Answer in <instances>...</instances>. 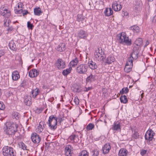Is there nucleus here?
<instances>
[{
    "instance_id": "1",
    "label": "nucleus",
    "mask_w": 156,
    "mask_h": 156,
    "mask_svg": "<svg viewBox=\"0 0 156 156\" xmlns=\"http://www.w3.org/2000/svg\"><path fill=\"white\" fill-rule=\"evenodd\" d=\"M18 127L17 125L14 123L6 126L4 128V132L9 137H12L17 132Z\"/></svg>"
},
{
    "instance_id": "2",
    "label": "nucleus",
    "mask_w": 156,
    "mask_h": 156,
    "mask_svg": "<svg viewBox=\"0 0 156 156\" xmlns=\"http://www.w3.org/2000/svg\"><path fill=\"white\" fill-rule=\"evenodd\" d=\"M117 39L120 43H124L129 45H131L132 43L131 40H129L128 37H126L125 32L119 34L117 35Z\"/></svg>"
},
{
    "instance_id": "3",
    "label": "nucleus",
    "mask_w": 156,
    "mask_h": 156,
    "mask_svg": "<svg viewBox=\"0 0 156 156\" xmlns=\"http://www.w3.org/2000/svg\"><path fill=\"white\" fill-rule=\"evenodd\" d=\"M2 150L3 154L5 156H16L14 150L10 147L5 146Z\"/></svg>"
},
{
    "instance_id": "4",
    "label": "nucleus",
    "mask_w": 156,
    "mask_h": 156,
    "mask_svg": "<svg viewBox=\"0 0 156 156\" xmlns=\"http://www.w3.org/2000/svg\"><path fill=\"white\" fill-rule=\"evenodd\" d=\"M104 50V49H96L94 53V55L98 61H103L105 57Z\"/></svg>"
},
{
    "instance_id": "5",
    "label": "nucleus",
    "mask_w": 156,
    "mask_h": 156,
    "mask_svg": "<svg viewBox=\"0 0 156 156\" xmlns=\"http://www.w3.org/2000/svg\"><path fill=\"white\" fill-rule=\"evenodd\" d=\"M57 118L54 115L49 116V127L51 129H54L57 128Z\"/></svg>"
},
{
    "instance_id": "6",
    "label": "nucleus",
    "mask_w": 156,
    "mask_h": 156,
    "mask_svg": "<svg viewBox=\"0 0 156 156\" xmlns=\"http://www.w3.org/2000/svg\"><path fill=\"white\" fill-rule=\"evenodd\" d=\"M0 14L5 17L6 18H8L11 15V13L8 8L2 5L0 8Z\"/></svg>"
},
{
    "instance_id": "7",
    "label": "nucleus",
    "mask_w": 156,
    "mask_h": 156,
    "mask_svg": "<svg viewBox=\"0 0 156 156\" xmlns=\"http://www.w3.org/2000/svg\"><path fill=\"white\" fill-rule=\"evenodd\" d=\"M88 67L85 64H81L76 68L77 72L80 74H85L87 71Z\"/></svg>"
},
{
    "instance_id": "8",
    "label": "nucleus",
    "mask_w": 156,
    "mask_h": 156,
    "mask_svg": "<svg viewBox=\"0 0 156 156\" xmlns=\"http://www.w3.org/2000/svg\"><path fill=\"white\" fill-rule=\"evenodd\" d=\"M138 49H134L132 53L130 55V56L128 60L130 61L129 63L130 64H131L133 62V60L136 59L138 56L139 54Z\"/></svg>"
},
{
    "instance_id": "9",
    "label": "nucleus",
    "mask_w": 156,
    "mask_h": 156,
    "mask_svg": "<svg viewBox=\"0 0 156 156\" xmlns=\"http://www.w3.org/2000/svg\"><path fill=\"white\" fill-rule=\"evenodd\" d=\"M155 135V133L151 129L148 130L146 133L145 135V138L146 140L149 141L152 140L153 136Z\"/></svg>"
},
{
    "instance_id": "10",
    "label": "nucleus",
    "mask_w": 156,
    "mask_h": 156,
    "mask_svg": "<svg viewBox=\"0 0 156 156\" xmlns=\"http://www.w3.org/2000/svg\"><path fill=\"white\" fill-rule=\"evenodd\" d=\"M56 67L59 69H63L66 67V63L62 59H58L55 63Z\"/></svg>"
},
{
    "instance_id": "11",
    "label": "nucleus",
    "mask_w": 156,
    "mask_h": 156,
    "mask_svg": "<svg viewBox=\"0 0 156 156\" xmlns=\"http://www.w3.org/2000/svg\"><path fill=\"white\" fill-rule=\"evenodd\" d=\"M112 7L113 9L115 11H120L122 8V6L119 1L114 2L112 4Z\"/></svg>"
},
{
    "instance_id": "12",
    "label": "nucleus",
    "mask_w": 156,
    "mask_h": 156,
    "mask_svg": "<svg viewBox=\"0 0 156 156\" xmlns=\"http://www.w3.org/2000/svg\"><path fill=\"white\" fill-rule=\"evenodd\" d=\"M31 138L32 142L35 144L39 143L41 140V138L36 133H33L32 134Z\"/></svg>"
},
{
    "instance_id": "13",
    "label": "nucleus",
    "mask_w": 156,
    "mask_h": 156,
    "mask_svg": "<svg viewBox=\"0 0 156 156\" xmlns=\"http://www.w3.org/2000/svg\"><path fill=\"white\" fill-rule=\"evenodd\" d=\"M23 5L21 3H19L17 4L16 7L15 8V13L16 14H21L22 13V10L23 9Z\"/></svg>"
},
{
    "instance_id": "14",
    "label": "nucleus",
    "mask_w": 156,
    "mask_h": 156,
    "mask_svg": "<svg viewBox=\"0 0 156 156\" xmlns=\"http://www.w3.org/2000/svg\"><path fill=\"white\" fill-rule=\"evenodd\" d=\"M87 36L88 34L84 30H81L78 31V37L80 38L85 39L87 37Z\"/></svg>"
},
{
    "instance_id": "15",
    "label": "nucleus",
    "mask_w": 156,
    "mask_h": 156,
    "mask_svg": "<svg viewBox=\"0 0 156 156\" xmlns=\"http://www.w3.org/2000/svg\"><path fill=\"white\" fill-rule=\"evenodd\" d=\"M39 74V72L36 69H33L29 72V75L30 77L37 76Z\"/></svg>"
},
{
    "instance_id": "16",
    "label": "nucleus",
    "mask_w": 156,
    "mask_h": 156,
    "mask_svg": "<svg viewBox=\"0 0 156 156\" xmlns=\"http://www.w3.org/2000/svg\"><path fill=\"white\" fill-rule=\"evenodd\" d=\"M115 60V58L113 56H109L106 58L105 61V65L112 64V63L114 62Z\"/></svg>"
},
{
    "instance_id": "17",
    "label": "nucleus",
    "mask_w": 156,
    "mask_h": 156,
    "mask_svg": "<svg viewBox=\"0 0 156 156\" xmlns=\"http://www.w3.org/2000/svg\"><path fill=\"white\" fill-rule=\"evenodd\" d=\"M111 149V146L109 144H105L103 147L102 151L104 154L108 153Z\"/></svg>"
},
{
    "instance_id": "18",
    "label": "nucleus",
    "mask_w": 156,
    "mask_h": 156,
    "mask_svg": "<svg viewBox=\"0 0 156 156\" xmlns=\"http://www.w3.org/2000/svg\"><path fill=\"white\" fill-rule=\"evenodd\" d=\"M88 66L90 69L93 70L96 69L98 67L96 63L92 60H90L88 62Z\"/></svg>"
},
{
    "instance_id": "19",
    "label": "nucleus",
    "mask_w": 156,
    "mask_h": 156,
    "mask_svg": "<svg viewBox=\"0 0 156 156\" xmlns=\"http://www.w3.org/2000/svg\"><path fill=\"white\" fill-rule=\"evenodd\" d=\"M129 61H128L126 62L125 67L124 68L125 71L126 73H129L131 71V66L133 65V63L131 64H130L129 63ZM130 62V61H129Z\"/></svg>"
},
{
    "instance_id": "20",
    "label": "nucleus",
    "mask_w": 156,
    "mask_h": 156,
    "mask_svg": "<svg viewBox=\"0 0 156 156\" xmlns=\"http://www.w3.org/2000/svg\"><path fill=\"white\" fill-rule=\"evenodd\" d=\"M44 127V125L43 122H40L37 127L36 129V131L38 133H40L41 132Z\"/></svg>"
},
{
    "instance_id": "21",
    "label": "nucleus",
    "mask_w": 156,
    "mask_h": 156,
    "mask_svg": "<svg viewBox=\"0 0 156 156\" xmlns=\"http://www.w3.org/2000/svg\"><path fill=\"white\" fill-rule=\"evenodd\" d=\"M40 93V91L38 88L33 89L31 94V96L34 98H36L37 96Z\"/></svg>"
},
{
    "instance_id": "22",
    "label": "nucleus",
    "mask_w": 156,
    "mask_h": 156,
    "mask_svg": "<svg viewBox=\"0 0 156 156\" xmlns=\"http://www.w3.org/2000/svg\"><path fill=\"white\" fill-rule=\"evenodd\" d=\"M113 13V11L111 8H106L104 12V13L106 16H109L112 15Z\"/></svg>"
},
{
    "instance_id": "23",
    "label": "nucleus",
    "mask_w": 156,
    "mask_h": 156,
    "mask_svg": "<svg viewBox=\"0 0 156 156\" xmlns=\"http://www.w3.org/2000/svg\"><path fill=\"white\" fill-rule=\"evenodd\" d=\"M34 15L37 16H40L42 13L41 9L38 7H36L34 9Z\"/></svg>"
},
{
    "instance_id": "24",
    "label": "nucleus",
    "mask_w": 156,
    "mask_h": 156,
    "mask_svg": "<svg viewBox=\"0 0 156 156\" xmlns=\"http://www.w3.org/2000/svg\"><path fill=\"white\" fill-rule=\"evenodd\" d=\"M128 151L127 150L124 148H122L119 151V156H126Z\"/></svg>"
},
{
    "instance_id": "25",
    "label": "nucleus",
    "mask_w": 156,
    "mask_h": 156,
    "mask_svg": "<svg viewBox=\"0 0 156 156\" xmlns=\"http://www.w3.org/2000/svg\"><path fill=\"white\" fill-rule=\"evenodd\" d=\"M143 44V41L142 39L139 38H138L134 42V45L137 46V48H139Z\"/></svg>"
},
{
    "instance_id": "26",
    "label": "nucleus",
    "mask_w": 156,
    "mask_h": 156,
    "mask_svg": "<svg viewBox=\"0 0 156 156\" xmlns=\"http://www.w3.org/2000/svg\"><path fill=\"white\" fill-rule=\"evenodd\" d=\"M31 97L30 96H26L25 97L24 102L26 105L27 106H30L31 104Z\"/></svg>"
},
{
    "instance_id": "27",
    "label": "nucleus",
    "mask_w": 156,
    "mask_h": 156,
    "mask_svg": "<svg viewBox=\"0 0 156 156\" xmlns=\"http://www.w3.org/2000/svg\"><path fill=\"white\" fill-rule=\"evenodd\" d=\"M12 78L14 80H17L20 78V75L18 72L17 71L13 72L12 74Z\"/></svg>"
},
{
    "instance_id": "28",
    "label": "nucleus",
    "mask_w": 156,
    "mask_h": 156,
    "mask_svg": "<svg viewBox=\"0 0 156 156\" xmlns=\"http://www.w3.org/2000/svg\"><path fill=\"white\" fill-rule=\"evenodd\" d=\"M130 29L134 33H138L140 31V28L139 27L136 25L131 26L130 27Z\"/></svg>"
},
{
    "instance_id": "29",
    "label": "nucleus",
    "mask_w": 156,
    "mask_h": 156,
    "mask_svg": "<svg viewBox=\"0 0 156 156\" xmlns=\"http://www.w3.org/2000/svg\"><path fill=\"white\" fill-rule=\"evenodd\" d=\"M95 76L94 75L91 74L86 79L87 83H91L95 80Z\"/></svg>"
},
{
    "instance_id": "30",
    "label": "nucleus",
    "mask_w": 156,
    "mask_h": 156,
    "mask_svg": "<svg viewBox=\"0 0 156 156\" xmlns=\"http://www.w3.org/2000/svg\"><path fill=\"white\" fill-rule=\"evenodd\" d=\"M142 5V3L141 1H136L135 4V8L137 10H139L141 7Z\"/></svg>"
},
{
    "instance_id": "31",
    "label": "nucleus",
    "mask_w": 156,
    "mask_h": 156,
    "mask_svg": "<svg viewBox=\"0 0 156 156\" xmlns=\"http://www.w3.org/2000/svg\"><path fill=\"white\" fill-rule=\"evenodd\" d=\"M70 146H68V147L66 146L65 147V155L66 156H71L72 151L70 149Z\"/></svg>"
},
{
    "instance_id": "32",
    "label": "nucleus",
    "mask_w": 156,
    "mask_h": 156,
    "mask_svg": "<svg viewBox=\"0 0 156 156\" xmlns=\"http://www.w3.org/2000/svg\"><path fill=\"white\" fill-rule=\"evenodd\" d=\"M78 63V60L77 58H76L71 61L69 65H70V67H75L77 65Z\"/></svg>"
},
{
    "instance_id": "33",
    "label": "nucleus",
    "mask_w": 156,
    "mask_h": 156,
    "mask_svg": "<svg viewBox=\"0 0 156 156\" xmlns=\"http://www.w3.org/2000/svg\"><path fill=\"white\" fill-rule=\"evenodd\" d=\"M112 129L115 130L120 129V126L119 123L118 122H114Z\"/></svg>"
},
{
    "instance_id": "34",
    "label": "nucleus",
    "mask_w": 156,
    "mask_h": 156,
    "mask_svg": "<svg viewBox=\"0 0 156 156\" xmlns=\"http://www.w3.org/2000/svg\"><path fill=\"white\" fill-rule=\"evenodd\" d=\"M69 139L71 140L75 141L76 142H77L79 140L78 136L75 134H72L70 136Z\"/></svg>"
},
{
    "instance_id": "35",
    "label": "nucleus",
    "mask_w": 156,
    "mask_h": 156,
    "mask_svg": "<svg viewBox=\"0 0 156 156\" xmlns=\"http://www.w3.org/2000/svg\"><path fill=\"white\" fill-rule=\"evenodd\" d=\"M72 70V68L71 67H70L68 69H66L63 70L62 74L64 76H67L70 73Z\"/></svg>"
},
{
    "instance_id": "36",
    "label": "nucleus",
    "mask_w": 156,
    "mask_h": 156,
    "mask_svg": "<svg viewBox=\"0 0 156 156\" xmlns=\"http://www.w3.org/2000/svg\"><path fill=\"white\" fill-rule=\"evenodd\" d=\"M11 23V20L8 18H6L4 20V25L5 27H7L9 26Z\"/></svg>"
},
{
    "instance_id": "37",
    "label": "nucleus",
    "mask_w": 156,
    "mask_h": 156,
    "mask_svg": "<svg viewBox=\"0 0 156 156\" xmlns=\"http://www.w3.org/2000/svg\"><path fill=\"white\" fill-rule=\"evenodd\" d=\"M121 102L123 103H126L128 101L126 96L125 95L122 96L120 98Z\"/></svg>"
},
{
    "instance_id": "38",
    "label": "nucleus",
    "mask_w": 156,
    "mask_h": 156,
    "mask_svg": "<svg viewBox=\"0 0 156 156\" xmlns=\"http://www.w3.org/2000/svg\"><path fill=\"white\" fill-rule=\"evenodd\" d=\"M9 47L10 49H15L16 45L13 41H11L9 44Z\"/></svg>"
},
{
    "instance_id": "39",
    "label": "nucleus",
    "mask_w": 156,
    "mask_h": 156,
    "mask_svg": "<svg viewBox=\"0 0 156 156\" xmlns=\"http://www.w3.org/2000/svg\"><path fill=\"white\" fill-rule=\"evenodd\" d=\"M94 126L91 123H89L86 126V129L87 130H90L94 128Z\"/></svg>"
},
{
    "instance_id": "40",
    "label": "nucleus",
    "mask_w": 156,
    "mask_h": 156,
    "mask_svg": "<svg viewBox=\"0 0 156 156\" xmlns=\"http://www.w3.org/2000/svg\"><path fill=\"white\" fill-rule=\"evenodd\" d=\"M88 153L86 150H83L79 153V156H88Z\"/></svg>"
},
{
    "instance_id": "41",
    "label": "nucleus",
    "mask_w": 156,
    "mask_h": 156,
    "mask_svg": "<svg viewBox=\"0 0 156 156\" xmlns=\"http://www.w3.org/2000/svg\"><path fill=\"white\" fill-rule=\"evenodd\" d=\"M19 117V114L17 112H14L12 114V117L13 119H17Z\"/></svg>"
},
{
    "instance_id": "42",
    "label": "nucleus",
    "mask_w": 156,
    "mask_h": 156,
    "mask_svg": "<svg viewBox=\"0 0 156 156\" xmlns=\"http://www.w3.org/2000/svg\"><path fill=\"white\" fill-rule=\"evenodd\" d=\"M43 108L41 107L38 108L37 107L35 108V112L37 114H39L43 110Z\"/></svg>"
},
{
    "instance_id": "43",
    "label": "nucleus",
    "mask_w": 156,
    "mask_h": 156,
    "mask_svg": "<svg viewBox=\"0 0 156 156\" xmlns=\"http://www.w3.org/2000/svg\"><path fill=\"white\" fill-rule=\"evenodd\" d=\"M129 90L128 87H126L125 89L124 88H122L121 90L120 91V93L121 94H123L124 93L126 94L129 91Z\"/></svg>"
},
{
    "instance_id": "44",
    "label": "nucleus",
    "mask_w": 156,
    "mask_h": 156,
    "mask_svg": "<svg viewBox=\"0 0 156 156\" xmlns=\"http://www.w3.org/2000/svg\"><path fill=\"white\" fill-rule=\"evenodd\" d=\"M20 147L23 150H27V146L23 142H21L20 144Z\"/></svg>"
},
{
    "instance_id": "45",
    "label": "nucleus",
    "mask_w": 156,
    "mask_h": 156,
    "mask_svg": "<svg viewBox=\"0 0 156 156\" xmlns=\"http://www.w3.org/2000/svg\"><path fill=\"white\" fill-rule=\"evenodd\" d=\"M83 20V17L81 15L79 14L77 15V20L79 22L82 21Z\"/></svg>"
},
{
    "instance_id": "46",
    "label": "nucleus",
    "mask_w": 156,
    "mask_h": 156,
    "mask_svg": "<svg viewBox=\"0 0 156 156\" xmlns=\"http://www.w3.org/2000/svg\"><path fill=\"white\" fill-rule=\"evenodd\" d=\"M93 153V156H98L99 154V151L97 149H94Z\"/></svg>"
},
{
    "instance_id": "47",
    "label": "nucleus",
    "mask_w": 156,
    "mask_h": 156,
    "mask_svg": "<svg viewBox=\"0 0 156 156\" xmlns=\"http://www.w3.org/2000/svg\"><path fill=\"white\" fill-rule=\"evenodd\" d=\"M7 30L8 31V32H11L13 30L14 28L12 27V26H9L7 27Z\"/></svg>"
},
{
    "instance_id": "48",
    "label": "nucleus",
    "mask_w": 156,
    "mask_h": 156,
    "mask_svg": "<svg viewBox=\"0 0 156 156\" xmlns=\"http://www.w3.org/2000/svg\"><path fill=\"white\" fill-rule=\"evenodd\" d=\"M5 108V105H4L3 102L0 101V109L4 110Z\"/></svg>"
},
{
    "instance_id": "49",
    "label": "nucleus",
    "mask_w": 156,
    "mask_h": 156,
    "mask_svg": "<svg viewBox=\"0 0 156 156\" xmlns=\"http://www.w3.org/2000/svg\"><path fill=\"white\" fill-rule=\"evenodd\" d=\"M139 136V134L138 133L136 132H134L132 136H133V137L134 138L136 139Z\"/></svg>"
},
{
    "instance_id": "50",
    "label": "nucleus",
    "mask_w": 156,
    "mask_h": 156,
    "mask_svg": "<svg viewBox=\"0 0 156 156\" xmlns=\"http://www.w3.org/2000/svg\"><path fill=\"white\" fill-rule=\"evenodd\" d=\"M27 26L29 28H30L31 29H32L33 27L32 24L30 22H27Z\"/></svg>"
},
{
    "instance_id": "51",
    "label": "nucleus",
    "mask_w": 156,
    "mask_h": 156,
    "mask_svg": "<svg viewBox=\"0 0 156 156\" xmlns=\"http://www.w3.org/2000/svg\"><path fill=\"white\" fill-rule=\"evenodd\" d=\"M122 14H123L124 17H125L126 18H127L128 17L129 13L127 12H124L123 11L122 12Z\"/></svg>"
},
{
    "instance_id": "52",
    "label": "nucleus",
    "mask_w": 156,
    "mask_h": 156,
    "mask_svg": "<svg viewBox=\"0 0 156 156\" xmlns=\"http://www.w3.org/2000/svg\"><path fill=\"white\" fill-rule=\"evenodd\" d=\"M147 152V150H142L140 151V154L142 156H144L146 154Z\"/></svg>"
},
{
    "instance_id": "53",
    "label": "nucleus",
    "mask_w": 156,
    "mask_h": 156,
    "mask_svg": "<svg viewBox=\"0 0 156 156\" xmlns=\"http://www.w3.org/2000/svg\"><path fill=\"white\" fill-rule=\"evenodd\" d=\"M22 13L23 16H24L25 15H26L28 13V12L27 10H23V9L22 11Z\"/></svg>"
},
{
    "instance_id": "54",
    "label": "nucleus",
    "mask_w": 156,
    "mask_h": 156,
    "mask_svg": "<svg viewBox=\"0 0 156 156\" xmlns=\"http://www.w3.org/2000/svg\"><path fill=\"white\" fill-rule=\"evenodd\" d=\"M65 46V44L64 43H62L60 44L59 48H61V49L64 48Z\"/></svg>"
},
{
    "instance_id": "55",
    "label": "nucleus",
    "mask_w": 156,
    "mask_h": 156,
    "mask_svg": "<svg viewBox=\"0 0 156 156\" xmlns=\"http://www.w3.org/2000/svg\"><path fill=\"white\" fill-rule=\"evenodd\" d=\"M85 90H84V91L85 92H87L88 91L90 90L92 88V87H85Z\"/></svg>"
},
{
    "instance_id": "56",
    "label": "nucleus",
    "mask_w": 156,
    "mask_h": 156,
    "mask_svg": "<svg viewBox=\"0 0 156 156\" xmlns=\"http://www.w3.org/2000/svg\"><path fill=\"white\" fill-rule=\"evenodd\" d=\"M74 101L75 102L76 105H78L79 104V99L77 98H75L74 100Z\"/></svg>"
},
{
    "instance_id": "57",
    "label": "nucleus",
    "mask_w": 156,
    "mask_h": 156,
    "mask_svg": "<svg viewBox=\"0 0 156 156\" xmlns=\"http://www.w3.org/2000/svg\"><path fill=\"white\" fill-rule=\"evenodd\" d=\"M45 144L46 145V146H45V150L46 151L48 150L49 147V146L48 145V143H45Z\"/></svg>"
},
{
    "instance_id": "58",
    "label": "nucleus",
    "mask_w": 156,
    "mask_h": 156,
    "mask_svg": "<svg viewBox=\"0 0 156 156\" xmlns=\"http://www.w3.org/2000/svg\"><path fill=\"white\" fill-rule=\"evenodd\" d=\"M26 84V81L25 80H24L22 83H21L22 86H25V85Z\"/></svg>"
},
{
    "instance_id": "59",
    "label": "nucleus",
    "mask_w": 156,
    "mask_h": 156,
    "mask_svg": "<svg viewBox=\"0 0 156 156\" xmlns=\"http://www.w3.org/2000/svg\"><path fill=\"white\" fill-rule=\"evenodd\" d=\"M149 44V41H146L145 44L144 45V48H145L146 46H147V45H148Z\"/></svg>"
},
{
    "instance_id": "60",
    "label": "nucleus",
    "mask_w": 156,
    "mask_h": 156,
    "mask_svg": "<svg viewBox=\"0 0 156 156\" xmlns=\"http://www.w3.org/2000/svg\"><path fill=\"white\" fill-rule=\"evenodd\" d=\"M99 122H102V121L101 120H97V121H96V126H97V127H98V123Z\"/></svg>"
},
{
    "instance_id": "61",
    "label": "nucleus",
    "mask_w": 156,
    "mask_h": 156,
    "mask_svg": "<svg viewBox=\"0 0 156 156\" xmlns=\"http://www.w3.org/2000/svg\"><path fill=\"white\" fill-rule=\"evenodd\" d=\"M2 53H3V55L4 53V52L2 50H0V54H1V53L2 54Z\"/></svg>"
},
{
    "instance_id": "62",
    "label": "nucleus",
    "mask_w": 156,
    "mask_h": 156,
    "mask_svg": "<svg viewBox=\"0 0 156 156\" xmlns=\"http://www.w3.org/2000/svg\"><path fill=\"white\" fill-rule=\"evenodd\" d=\"M143 94H144V93H142L141 94V98H143Z\"/></svg>"
},
{
    "instance_id": "63",
    "label": "nucleus",
    "mask_w": 156,
    "mask_h": 156,
    "mask_svg": "<svg viewBox=\"0 0 156 156\" xmlns=\"http://www.w3.org/2000/svg\"><path fill=\"white\" fill-rule=\"evenodd\" d=\"M2 95V90L0 88V97Z\"/></svg>"
},
{
    "instance_id": "64",
    "label": "nucleus",
    "mask_w": 156,
    "mask_h": 156,
    "mask_svg": "<svg viewBox=\"0 0 156 156\" xmlns=\"http://www.w3.org/2000/svg\"><path fill=\"white\" fill-rule=\"evenodd\" d=\"M59 120L60 122L62 121L63 120L62 119V118H61L60 119H59Z\"/></svg>"
}]
</instances>
